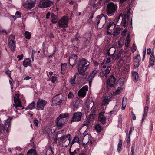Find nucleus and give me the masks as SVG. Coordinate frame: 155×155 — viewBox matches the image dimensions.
Returning a JSON list of instances; mask_svg holds the SVG:
<instances>
[{"label": "nucleus", "mask_w": 155, "mask_h": 155, "mask_svg": "<svg viewBox=\"0 0 155 155\" xmlns=\"http://www.w3.org/2000/svg\"><path fill=\"white\" fill-rule=\"evenodd\" d=\"M15 15L17 18H19L21 17L20 13L18 11H17L15 13Z\"/></svg>", "instance_id": "obj_52"}, {"label": "nucleus", "mask_w": 155, "mask_h": 155, "mask_svg": "<svg viewBox=\"0 0 155 155\" xmlns=\"http://www.w3.org/2000/svg\"><path fill=\"white\" fill-rule=\"evenodd\" d=\"M9 118L10 117L5 120L3 126V130H6L7 132H9L8 128L10 125V121L11 118Z\"/></svg>", "instance_id": "obj_19"}, {"label": "nucleus", "mask_w": 155, "mask_h": 155, "mask_svg": "<svg viewBox=\"0 0 155 155\" xmlns=\"http://www.w3.org/2000/svg\"><path fill=\"white\" fill-rule=\"evenodd\" d=\"M58 140V141H59V143L62 142L63 141L66 140V137L65 136H63L60 137L58 138V139L56 138L54 139V141L55 142H56L57 140ZM66 140L68 141L67 139H66Z\"/></svg>", "instance_id": "obj_33"}, {"label": "nucleus", "mask_w": 155, "mask_h": 155, "mask_svg": "<svg viewBox=\"0 0 155 155\" xmlns=\"http://www.w3.org/2000/svg\"><path fill=\"white\" fill-rule=\"evenodd\" d=\"M134 148L133 146H132L131 147V155H133L134 153Z\"/></svg>", "instance_id": "obj_61"}, {"label": "nucleus", "mask_w": 155, "mask_h": 155, "mask_svg": "<svg viewBox=\"0 0 155 155\" xmlns=\"http://www.w3.org/2000/svg\"><path fill=\"white\" fill-rule=\"evenodd\" d=\"M69 116V114L67 113L60 114L57 118L56 122L57 127L61 128L66 121V118Z\"/></svg>", "instance_id": "obj_4"}, {"label": "nucleus", "mask_w": 155, "mask_h": 155, "mask_svg": "<svg viewBox=\"0 0 155 155\" xmlns=\"http://www.w3.org/2000/svg\"><path fill=\"white\" fill-rule=\"evenodd\" d=\"M122 14H120L119 16H117L115 17L114 19V21L116 22V23L117 24L118 21L119 19H120L121 17L122 16ZM117 25H118L117 24Z\"/></svg>", "instance_id": "obj_43"}, {"label": "nucleus", "mask_w": 155, "mask_h": 155, "mask_svg": "<svg viewBox=\"0 0 155 155\" xmlns=\"http://www.w3.org/2000/svg\"><path fill=\"white\" fill-rule=\"evenodd\" d=\"M69 64L71 66L73 67L76 64V60L69 59Z\"/></svg>", "instance_id": "obj_38"}, {"label": "nucleus", "mask_w": 155, "mask_h": 155, "mask_svg": "<svg viewBox=\"0 0 155 155\" xmlns=\"http://www.w3.org/2000/svg\"><path fill=\"white\" fill-rule=\"evenodd\" d=\"M140 60V56L139 55H137L134 58V65L135 68H137L139 66Z\"/></svg>", "instance_id": "obj_14"}, {"label": "nucleus", "mask_w": 155, "mask_h": 155, "mask_svg": "<svg viewBox=\"0 0 155 155\" xmlns=\"http://www.w3.org/2000/svg\"><path fill=\"white\" fill-rule=\"evenodd\" d=\"M90 64V62L85 59L82 58L79 60L77 65L80 74L81 75H84L85 72L88 68Z\"/></svg>", "instance_id": "obj_1"}, {"label": "nucleus", "mask_w": 155, "mask_h": 155, "mask_svg": "<svg viewBox=\"0 0 155 155\" xmlns=\"http://www.w3.org/2000/svg\"><path fill=\"white\" fill-rule=\"evenodd\" d=\"M47 103V101H46L39 99L37 102L36 109L38 110H43Z\"/></svg>", "instance_id": "obj_7"}, {"label": "nucleus", "mask_w": 155, "mask_h": 155, "mask_svg": "<svg viewBox=\"0 0 155 155\" xmlns=\"http://www.w3.org/2000/svg\"><path fill=\"white\" fill-rule=\"evenodd\" d=\"M129 38H130V35H129L128 34L126 39V41H127V45L126 44V47H127V45L129 44V43L130 42V41L129 39Z\"/></svg>", "instance_id": "obj_45"}, {"label": "nucleus", "mask_w": 155, "mask_h": 155, "mask_svg": "<svg viewBox=\"0 0 155 155\" xmlns=\"http://www.w3.org/2000/svg\"><path fill=\"white\" fill-rule=\"evenodd\" d=\"M23 57V55L22 54H21L20 55H17V58H18V60H21L22 59Z\"/></svg>", "instance_id": "obj_55"}, {"label": "nucleus", "mask_w": 155, "mask_h": 155, "mask_svg": "<svg viewBox=\"0 0 155 155\" xmlns=\"http://www.w3.org/2000/svg\"><path fill=\"white\" fill-rule=\"evenodd\" d=\"M99 72V70L98 69L94 70L92 71V72L90 74V76L88 78L93 79L94 77L97 75Z\"/></svg>", "instance_id": "obj_23"}, {"label": "nucleus", "mask_w": 155, "mask_h": 155, "mask_svg": "<svg viewBox=\"0 0 155 155\" xmlns=\"http://www.w3.org/2000/svg\"><path fill=\"white\" fill-rule=\"evenodd\" d=\"M69 153L70 155H76V152L75 150L73 152H71V149H70Z\"/></svg>", "instance_id": "obj_54"}, {"label": "nucleus", "mask_w": 155, "mask_h": 155, "mask_svg": "<svg viewBox=\"0 0 155 155\" xmlns=\"http://www.w3.org/2000/svg\"><path fill=\"white\" fill-rule=\"evenodd\" d=\"M115 77L112 75L110 76L109 79L107 80V84L110 87H113L115 84Z\"/></svg>", "instance_id": "obj_13"}, {"label": "nucleus", "mask_w": 155, "mask_h": 155, "mask_svg": "<svg viewBox=\"0 0 155 155\" xmlns=\"http://www.w3.org/2000/svg\"><path fill=\"white\" fill-rule=\"evenodd\" d=\"M110 98H104L101 104L103 105H107L108 104V102L110 101Z\"/></svg>", "instance_id": "obj_35"}, {"label": "nucleus", "mask_w": 155, "mask_h": 155, "mask_svg": "<svg viewBox=\"0 0 155 155\" xmlns=\"http://www.w3.org/2000/svg\"><path fill=\"white\" fill-rule=\"evenodd\" d=\"M52 4V2L49 0H41L39 2L38 7L41 8H45L50 7Z\"/></svg>", "instance_id": "obj_6"}, {"label": "nucleus", "mask_w": 155, "mask_h": 155, "mask_svg": "<svg viewBox=\"0 0 155 155\" xmlns=\"http://www.w3.org/2000/svg\"><path fill=\"white\" fill-rule=\"evenodd\" d=\"M15 39V36L12 35H10L8 38V45L9 48L12 51H15L16 47Z\"/></svg>", "instance_id": "obj_5"}, {"label": "nucleus", "mask_w": 155, "mask_h": 155, "mask_svg": "<svg viewBox=\"0 0 155 155\" xmlns=\"http://www.w3.org/2000/svg\"><path fill=\"white\" fill-rule=\"evenodd\" d=\"M93 115H91L90 117H88V120L89 121V122H88V121H86L85 122H84L82 124V126L84 127V126H87V125H89V123L90 122L92 121V120H90V119H89L90 118V117H92Z\"/></svg>", "instance_id": "obj_42"}, {"label": "nucleus", "mask_w": 155, "mask_h": 155, "mask_svg": "<svg viewBox=\"0 0 155 155\" xmlns=\"http://www.w3.org/2000/svg\"><path fill=\"white\" fill-rule=\"evenodd\" d=\"M148 110V107L145 106L144 107L143 114L147 115V113Z\"/></svg>", "instance_id": "obj_47"}, {"label": "nucleus", "mask_w": 155, "mask_h": 155, "mask_svg": "<svg viewBox=\"0 0 155 155\" xmlns=\"http://www.w3.org/2000/svg\"><path fill=\"white\" fill-rule=\"evenodd\" d=\"M151 53V49L149 48L147 49V54L150 55Z\"/></svg>", "instance_id": "obj_64"}, {"label": "nucleus", "mask_w": 155, "mask_h": 155, "mask_svg": "<svg viewBox=\"0 0 155 155\" xmlns=\"http://www.w3.org/2000/svg\"><path fill=\"white\" fill-rule=\"evenodd\" d=\"M111 70V66H108L106 69L101 73V76L103 77H107V75L110 73Z\"/></svg>", "instance_id": "obj_21"}, {"label": "nucleus", "mask_w": 155, "mask_h": 155, "mask_svg": "<svg viewBox=\"0 0 155 155\" xmlns=\"http://www.w3.org/2000/svg\"><path fill=\"white\" fill-rule=\"evenodd\" d=\"M115 51L116 49L114 47L110 48L107 52L108 56H110L111 58H114L115 57V55L114 54Z\"/></svg>", "instance_id": "obj_16"}, {"label": "nucleus", "mask_w": 155, "mask_h": 155, "mask_svg": "<svg viewBox=\"0 0 155 155\" xmlns=\"http://www.w3.org/2000/svg\"><path fill=\"white\" fill-rule=\"evenodd\" d=\"M95 128L97 132H100L102 130V128L101 126L99 124H97L95 125Z\"/></svg>", "instance_id": "obj_40"}, {"label": "nucleus", "mask_w": 155, "mask_h": 155, "mask_svg": "<svg viewBox=\"0 0 155 155\" xmlns=\"http://www.w3.org/2000/svg\"><path fill=\"white\" fill-rule=\"evenodd\" d=\"M35 103L34 101H32L25 109V110H32L35 108Z\"/></svg>", "instance_id": "obj_27"}, {"label": "nucleus", "mask_w": 155, "mask_h": 155, "mask_svg": "<svg viewBox=\"0 0 155 155\" xmlns=\"http://www.w3.org/2000/svg\"><path fill=\"white\" fill-rule=\"evenodd\" d=\"M101 3V1L99 0L97 3H94L93 5V7L94 8L97 9L100 7Z\"/></svg>", "instance_id": "obj_34"}, {"label": "nucleus", "mask_w": 155, "mask_h": 155, "mask_svg": "<svg viewBox=\"0 0 155 155\" xmlns=\"http://www.w3.org/2000/svg\"><path fill=\"white\" fill-rule=\"evenodd\" d=\"M35 0H28L23 4V6L26 9H30L35 6Z\"/></svg>", "instance_id": "obj_11"}, {"label": "nucleus", "mask_w": 155, "mask_h": 155, "mask_svg": "<svg viewBox=\"0 0 155 155\" xmlns=\"http://www.w3.org/2000/svg\"><path fill=\"white\" fill-rule=\"evenodd\" d=\"M131 113L132 114V117L133 119L134 120H135L136 119V116H135L134 113L132 111L131 112Z\"/></svg>", "instance_id": "obj_60"}, {"label": "nucleus", "mask_w": 155, "mask_h": 155, "mask_svg": "<svg viewBox=\"0 0 155 155\" xmlns=\"http://www.w3.org/2000/svg\"><path fill=\"white\" fill-rule=\"evenodd\" d=\"M68 18L65 16L62 17L58 22L59 27L66 28L68 26Z\"/></svg>", "instance_id": "obj_8"}, {"label": "nucleus", "mask_w": 155, "mask_h": 155, "mask_svg": "<svg viewBox=\"0 0 155 155\" xmlns=\"http://www.w3.org/2000/svg\"><path fill=\"white\" fill-rule=\"evenodd\" d=\"M24 35L25 38L29 40L31 38V33L26 31L25 32Z\"/></svg>", "instance_id": "obj_37"}, {"label": "nucleus", "mask_w": 155, "mask_h": 155, "mask_svg": "<svg viewBox=\"0 0 155 155\" xmlns=\"http://www.w3.org/2000/svg\"><path fill=\"white\" fill-rule=\"evenodd\" d=\"M106 18L103 14H101L94 18V23L97 25L99 28H102L106 22Z\"/></svg>", "instance_id": "obj_3"}, {"label": "nucleus", "mask_w": 155, "mask_h": 155, "mask_svg": "<svg viewBox=\"0 0 155 155\" xmlns=\"http://www.w3.org/2000/svg\"><path fill=\"white\" fill-rule=\"evenodd\" d=\"M122 21L120 25L125 27L126 24L129 18V16L127 14H124L123 15H122Z\"/></svg>", "instance_id": "obj_17"}, {"label": "nucleus", "mask_w": 155, "mask_h": 155, "mask_svg": "<svg viewBox=\"0 0 155 155\" xmlns=\"http://www.w3.org/2000/svg\"><path fill=\"white\" fill-rule=\"evenodd\" d=\"M127 31V30L125 29L122 32L121 35L123 36H125L126 33Z\"/></svg>", "instance_id": "obj_58"}, {"label": "nucleus", "mask_w": 155, "mask_h": 155, "mask_svg": "<svg viewBox=\"0 0 155 155\" xmlns=\"http://www.w3.org/2000/svg\"><path fill=\"white\" fill-rule=\"evenodd\" d=\"M62 101L63 100L62 99H59L58 98H57L56 99L54 98L53 100V102L56 101L55 104L58 105H60L62 103Z\"/></svg>", "instance_id": "obj_36"}, {"label": "nucleus", "mask_w": 155, "mask_h": 155, "mask_svg": "<svg viewBox=\"0 0 155 155\" xmlns=\"http://www.w3.org/2000/svg\"><path fill=\"white\" fill-rule=\"evenodd\" d=\"M88 90L87 86H84L78 92V94L79 96L84 97L86 94V92Z\"/></svg>", "instance_id": "obj_15"}, {"label": "nucleus", "mask_w": 155, "mask_h": 155, "mask_svg": "<svg viewBox=\"0 0 155 155\" xmlns=\"http://www.w3.org/2000/svg\"><path fill=\"white\" fill-rule=\"evenodd\" d=\"M115 26L116 24L114 22H109L107 24L106 27L107 31H112L114 29Z\"/></svg>", "instance_id": "obj_20"}, {"label": "nucleus", "mask_w": 155, "mask_h": 155, "mask_svg": "<svg viewBox=\"0 0 155 155\" xmlns=\"http://www.w3.org/2000/svg\"><path fill=\"white\" fill-rule=\"evenodd\" d=\"M51 22L54 24L56 23L57 21V17L56 15L54 14H52L51 15Z\"/></svg>", "instance_id": "obj_30"}, {"label": "nucleus", "mask_w": 155, "mask_h": 155, "mask_svg": "<svg viewBox=\"0 0 155 155\" xmlns=\"http://www.w3.org/2000/svg\"><path fill=\"white\" fill-rule=\"evenodd\" d=\"M130 54L120 52L117 54L116 58H122V60L124 61H129L130 59Z\"/></svg>", "instance_id": "obj_10"}, {"label": "nucleus", "mask_w": 155, "mask_h": 155, "mask_svg": "<svg viewBox=\"0 0 155 155\" xmlns=\"http://www.w3.org/2000/svg\"><path fill=\"white\" fill-rule=\"evenodd\" d=\"M89 140L88 135H85L83 138L82 142L83 145H86L89 142Z\"/></svg>", "instance_id": "obj_26"}, {"label": "nucleus", "mask_w": 155, "mask_h": 155, "mask_svg": "<svg viewBox=\"0 0 155 155\" xmlns=\"http://www.w3.org/2000/svg\"><path fill=\"white\" fill-rule=\"evenodd\" d=\"M133 80L135 82L137 81L139 78V76L137 72H134L132 73Z\"/></svg>", "instance_id": "obj_25"}, {"label": "nucleus", "mask_w": 155, "mask_h": 155, "mask_svg": "<svg viewBox=\"0 0 155 155\" xmlns=\"http://www.w3.org/2000/svg\"><path fill=\"white\" fill-rule=\"evenodd\" d=\"M79 141V138L78 137H75L73 139L72 143L71 144H73L74 143L78 142Z\"/></svg>", "instance_id": "obj_46"}, {"label": "nucleus", "mask_w": 155, "mask_h": 155, "mask_svg": "<svg viewBox=\"0 0 155 155\" xmlns=\"http://www.w3.org/2000/svg\"><path fill=\"white\" fill-rule=\"evenodd\" d=\"M104 60L103 62L101 63V66L103 65V66H102L101 67H102L103 68H105L106 67V64H107L106 63L105 64H104Z\"/></svg>", "instance_id": "obj_59"}, {"label": "nucleus", "mask_w": 155, "mask_h": 155, "mask_svg": "<svg viewBox=\"0 0 155 155\" xmlns=\"http://www.w3.org/2000/svg\"><path fill=\"white\" fill-rule=\"evenodd\" d=\"M70 137H71V135L69 134H67V135L65 136L66 139L67 138H68V143H67V144H64V146L65 147L67 146L69 144V143H70V140H71L70 138Z\"/></svg>", "instance_id": "obj_41"}, {"label": "nucleus", "mask_w": 155, "mask_h": 155, "mask_svg": "<svg viewBox=\"0 0 155 155\" xmlns=\"http://www.w3.org/2000/svg\"><path fill=\"white\" fill-rule=\"evenodd\" d=\"M127 99L126 98L124 97L123 98L122 102V107L121 109L123 110H125L126 106L127 105Z\"/></svg>", "instance_id": "obj_32"}, {"label": "nucleus", "mask_w": 155, "mask_h": 155, "mask_svg": "<svg viewBox=\"0 0 155 155\" xmlns=\"http://www.w3.org/2000/svg\"><path fill=\"white\" fill-rule=\"evenodd\" d=\"M14 103L13 104V107H15V108L18 110V107H22L21 101L18 96H15L14 98Z\"/></svg>", "instance_id": "obj_12"}, {"label": "nucleus", "mask_w": 155, "mask_h": 155, "mask_svg": "<svg viewBox=\"0 0 155 155\" xmlns=\"http://www.w3.org/2000/svg\"><path fill=\"white\" fill-rule=\"evenodd\" d=\"M150 64L148 66L149 67L153 66L154 64L155 60L153 54L152 53L150 57Z\"/></svg>", "instance_id": "obj_22"}, {"label": "nucleus", "mask_w": 155, "mask_h": 155, "mask_svg": "<svg viewBox=\"0 0 155 155\" xmlns=\"http://www.w3.org/2000/svg\"><path fill=\"white\" fill-rule=\"evenodd\" d=\"M87 79L88 81L89 86L90 87L91 86L92 79H90L88 78Z\"/></svg>", "instance_id": "obj_57"}, {"label": "nucleus", "mask_w": 155, "mask_h": 155, "mask_svg": "<svg viewBox=\"0 0 155 155\" xmlns=\"http://www.w3.org/2000/svg\"><path fill=\"white\" fill-rule=\"evenodd\" d=\"M79 103H75L74 104V110H75V109H77L79 108V107L80 106Z\"/></svg>", "instance_id": "obj_48"}, {"label": "nucleus", "mask_w": 155, "mask_h": 155, "mask_svg": "<svg viewBox=\"0 0 155 155\" xmlns=\"http://www.w3.org/2000/svg\"><path fill=\"white\" fill-rule=\"evenodd\" d=\"M82 114L80 112L74 113L71 120V123L72 122H78L81 121Z\"/></svg>", "instance_id": "obj_9"}, {"label": "nucleus", "mask_w": 155, "mask_h": 155, "mask_svg": "<svg viewBox=\"0 0 155 155\" xmlns=\"http://www.w3.org/2000/svg\"><path fill=\"white\" fill-rule=\"evenodd\" d=\"M27 155H37L36 150L35 149H31L27 152Z\"/></svg>", "instance_id": "obj_31"}, {"label": "nucleus", "mask_w": 155, "mask_h": 155, "mask_svg": "<svg viewBox=\"0 0 155 155\" xmlns=\"http://www.w3.org/2000/svg\"><path fill=\"white\" fill-rule=\"evenodd\" d=\"M104 112H101L99 114L98 120L102 124H104L106 123V117L104 115Z\"/></svg>", "instance_id": "obj_18"}, {"label": "nucleus", "mask_w": 155, "mask_h": 155, "mask_svg": "<svg viewBox=\"0 0 155 155\" xmlns=\"http://www.w3.org/2000/svg\"><path fill=\"white\" fill-rule=\"evenodd\" d=\"M111 62V60H110V58H107V60L106 62V64L109 63Z\"/></svg>", "instance_id": "obj_62"}, {"label": "nucleus", "mask_w": 155, "mask_h": 155, "mask_svg": "<svg viewBox=\"0 0 155 155\" xmlns=\"http://www.w3.org/2000/svg\"><path fill=\"white\" fill-rule=\"evenodd\" d=\"M31 64V60L30 58L26 59L23 61V65L25 67L29 66Z\"/></svg>", "instance_id": "obj_24"}, {"label": "nucleus", "mask_w": 155, "mask_h": 155, "mask_svg": "<svg viewBox=\"0 0 155 155\" xmlns=\"http://www.w3.org/2000/svg\"><path fill=\"white\" fill-rule=\"evenodd\" d=\"M34 125L36 126H38V121L37 120V119L35 118L34 120Z\"/></svg>", "instance_id": "obj_50"}, {"label": "nucleus", "mask_w": 155, "mask_h": 155, "mask_svg": "<svg viewBox=\"0 0 155 155\" xmlns=\"http://www.w3.org/2000/svg\"><path fill=\"white\" fill-rule=\"evenodd\" d=\"M57 79V78L55 76H52L51 78V82L53 83H54Z\"/></svg>", "instance_id": "obj_49"}, {"label": "nucleus", "mask_w": 155, "mask_h": 155, "mask_svg": "<svg viewBox=\"0 0 155 155\" xmlns=\"http://www.w3.org/2000/svg\"><path fill=\"white\" fill-rule=\"evenodd\" d=\"M127 0H120L119 4L121 6H123L124 5V3Z\"/></svg>", "instance_id": "obj_51"}, {"label": "nucleus", "mask_w": 155, "mask_h": 155, "mask_svg": "<svg viewBox=\"0 0 155 155\" xmlns=\"http://www.w3.org/2000/svg\"><path fill=\"white\" fill-rule=\"evenodd\" d=\"M121 28L120 27H117L114 31L113 35L114 36L118 35L120 33Z\"/></svg>", "instance_id": "obj_29"}, {"label": "nucleus", "mask_w": 155, "mask_h": 155, "mask_svg": "<svg viewBox=\"0 0 155 155\" xmlns=\"http://www.w3.org/2000/svg\"><path fill=\"white\" fill-rule=\"evenodd\" d=\"M74 95L71 92H69L68 95V98H71L73 97Z\"/></svg>", "instance_id": "obj_53"}, {"label": "nucleus", "mask_w": 155, "mask_h": 155, "mask_svg": "<svg viewBox=\"0 0 155 155\" xmlns=\"http://www.w3.org/2000/svg\"><path fill=\"white\" fill-rule=\"evenodd\" d=\"M117 9V6L112 2L108 3L107 6L105 11L106 14L109 16L113 15Z\"/></svg>", "instance_id": "obj_2"}, {"label": "nucleus", "mask_w": 155, "mask_h": 155, "mask_svg": "<svg viewBox=\"0 0 155 155\" xmlns=\"http://www.w3.org/2000/svg\"><path fill=\"white\" fill-rule=\"evenodd\" d=\"M122 141L121 140H120L118 144L117 150L118 152H120L122 149Z\"/></svg>", "instance_id": "obj_39"}, {"label": "nucleus", "mask_w": 155, "mask_h": 155, "mask_svg": "<svg viewBox=\"0 0 155 155\" xmlns=\"http://www.w3.org/2000/svg\"><path fill=\"white\" fill-rule=\"evenodd\" d=\"M1 32L3 33H5L6 34H7L8 32L6 31L5 29H2L1 30Z\"/></svg>", "instance_id": "obj_63"}, {"label": "nucleus", "mask_w": 155, "mask_h": 155, "mask_svg": "<svg viewBox=\"0 0 155 155\" xmlns=\"http://www.w3.org/2000/svg\"><path fill=\"white\" fill-rule=\"evenodd\" d=\"M5 73L9 76L10 79H12L10 75L11 73V71H7L5 72Z\"/></svg>", "instance_id": "obj_56"}, {"label": "nucleus", "mask_w": 155, "mask_h": 155, "mask_svg": "<svg viewBox=\"0 0 155 155\" xmlns=\"http://www.w3.org/2000/svg\"><path fill=\"white\" fill-rule=\"evenodd\" d=\"M76 75H75L70 79V82L72 86H74L76 84Z\"/></svg>", "instance_id": "obj_28"}, {"label": "nucleus", "mask_w": 155, "mask_h": 155, "mask_svg": "<svg viewBox=\"0 0 155 155\" xmlns=\"http://www.w3.org/2000/svg\"><path fill=\"white\" fill-rule=\"evenodd\" d=\"M78 55L77 54H73L70 56L69 59H72L76 60L78 58Z\"/></svg>", "instance_id": "obj_44"}]
</instances>
